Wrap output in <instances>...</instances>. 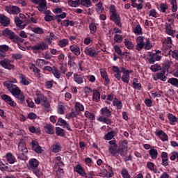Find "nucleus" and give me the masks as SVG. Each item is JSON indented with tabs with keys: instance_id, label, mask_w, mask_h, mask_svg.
Here are the masks:
<instances>
[{
	"instance_id": "nucleus-34",
	"label": "nucleus",
	"mask_w": 178,
	"mask_h": 178,
	"mask_svg": "<svg viewBox=\"0 0 178 178\" xmlns=\"http://www.w3.org/2000/svg\"><path fill=\"white\" fill-rule=\"evenodd\" d=\"M113 105L117 107V109H122L123 108V104L119 99L114 98L113 100Z\"/></svg>"
},
{
	"instance_id": "nucleus-50",
	"label": "nucleus",
	"mask_w": 178,
	"mask_h": 178,
	"mask_svg": "<svg viewBox=\"0 0 178 178\" xmlns=\"http://www.w3.org/2000/svg\"><path fill=\"white\" fill-rule=\"evenodd\" d=\"M133 31L136 35H140L143 31L141 30V26L140 25H136L134 27Z\"/></svg>"
},
{
	"instance_id": "nucleus-46",
	"label": "nucleus",
	"mask_w": 178,
	"mask_h": 178,
	"mask_svg": "<svg viewBox=\"0 0 178 178\" xmlns=\"http://www.w3.org/2000/svg\"><path fill=\"white\" fill-rule=\"evenodd\" d=\"M149 17H154L156 19V17H159V14L156 12V10L152 9L149 11Z\"/></svg>"
},
{
	"instance_id": "nucleus-29",
	"label": "nucleus",
	"mask_w": 178,
	"mask_h": 178,
	"mask_svg": "<svg viewBox=\"0 0 178 178\" xmlns=\"http://www.w3.org/2000/svg\"><path fill=\"white\" fill-rule=\"evenodd\" d=\"M74 81H75L76 84H83V83H84V77L81 75H79V74H74Z\"/></svg>"
},
{
	"instance_id": "nucleus-1",
	"label": "nucleus",
	"mask_w": 178,
	"mask_h": 178,
	"mask_svg": "<svg viewBox=\"0 0 178 178\" xmlns=\"http://www.w3.org/2000/svg\"><path fill=\"white\" fill-rule=\"evenodd\" d=\"M13 83H17L16 79H13L12 81H8L4 82V86L8 88V90L11 92V94L18 99L19 102L23 104L24 102V94L22 93L20 88L16 86L13 85Z\"/></svg>"
},
{
	"instance_id": "nucleus-59",
	"label": "nucleus",
	"mask_w": 178,
	"mask_h": 178,
	"mask_svg": "<svg viewBox=\"0 0 178 178\" xmlns=\"http://www.w3.org/2000/svg\"><path fill=\"white\" fill-rule=\"evenodd\" d=\"M52 152H59L60 150V145L58 143H56L55 145H52Z\"/></svg>"
},
{
	"instance_id": "nucleus-42",
	"label": "nucleus",
	"mask_w": 178,
	"mask_h": 178,
	"mask_svg": "<svg viewBox=\"0 0 178 178\" xmlns=\"http://www.w3.org/2000/svg\"><path fill=\"white\" fill-rule=\"evenodd\" d=\"M124 44L128 49H133V48H134V44L133 42H130L129 39H124Z\"/></svg>"
},
{
	"instance_id": "nucleus-35",
	"label": "nucleus",
	"mask_w": 178,
	"mask_h": 178,
	"mask_svg": "<svg viewBox=\"0 0 178 178\" xmlns=\"http://www.w3.org/2000/svg\"><path fill=\"white\" fill-rule=\"evenodd\" d=\"M165 31L169 35H173L175 31L172 30V25L170 24H165Z\"/></svg>"
},
{
	"instance_id": "nucleus-5",
	"label": "nucleus",
	"mask_w": 178,
	"mask_h": 178,
	"mask_svg": "<svg viewBox=\"0 0 178 178\" xmlns=\"http://www.w3.org/2000/svg\"><path fill=\"white\" fill-rule=\"evenodd\" d=\"M3 35L4 37H7L8 38H10L13 42H15L17 44V42H23L24 41L23 39H22L20 37L17 35L15 32L12 31L10 29H6L2 31Z\"/></svg>"
},
{
	"instance_id": "nucleus-55",
	"label": "nucleus",
	"mask_w": 178,
	"mask_h": 178,
	"mask_svg": "<svg viewBox=\"0 0 178 178\" xmlns=\"http://www.w3.org/2000/svg\"><path fill=\"white\" fill-rule=\"evenodd\" d=\"M81 5L85 8H90L91 6V0H81Z\"/></svg>"
},
{
	"instance_id": "nucleus-18",
	"label": "nucleus",
	"mask_w": 178,
	"mask_h": 178,
	"mask_svg": "<svg viewBox=\"0 0 178 178\" xmlns=\"http://www.w3.org/2000/svg\"><path fill=\"white\" fill-rule=\"evenodd\" d=\"M84 53L86 54V55H88L91 58H94V56H97V55H98V52H97V50H95V49L92 47H86L84 50Z\"/></svg>"
},
{
	"instance_id": "nucleus-31",
	"label": "nucleus",
	"mask_w": 178,
	"mask_h": 178,
	"mask_svg": "<svg viewBox=\"0 0 178 178\" xmlns=\"http://www.w3.org/2000/svg\"><path fill=\"white\" fill-rule=\"evenodd\" d=\"M116 134H118V131H111L105 135L104 138L105 140H112V138H113L115 136H116Z\"/></svg>"
},
{
	"instance_id": "nucleus-62",
	"label": "nucleus",
	"mask_w": 178,
	"mask_h": 178,
	"mask_svg": "<svg viewBox=\"0 0 178 178\" xmlns=\"http://www.w3.org/2000/svg\"><path fill=\"white\" fill-rule=\"evenodd\" d=\"M89 29L90 30V33L94 34L97 31V25L95 23H91L89 26Z\"/></svg>"
},
{
	"instance_id": "nucleus-19",
	"label": "nucleus",
	"mask_w": 178,
	"mask_h": 178,
	"mask_svg": "<svg viewBox=\"0 0 178 178\" xmlns=\"http://www.w3.org/2000/svg\"><path fill=\"white\" fill-rule=\"evenodd\" d=\"M0 23L4 27H8L10 24V19L4 15H0Z\"/></svg>"
},
{
	"instance_id": "nucleus-8",
	"label": "nucleus",
	"mask_w": 178,
	"mask_h": 178,
	"mask_svg": "<svg viewBox=\"0 0 178 178\" xmlns=\"http://www.w3.org/2000/svg\"><path fill=\"white\" fill-rule=\"evenodd\" d=\"M118 154L121 156H126L127 155V140H124L120 142V148L118 149Z\"/></svg>"
},
{
	"instance_id": "nucleus-12",
	"label": "nucleus",
	"mask_w": 178,
	"mask_h": 178,
	"mask_svg": "<svg viewBox=\"0 0 178 178\" xmlns=\"http://www.w3.org/2000/svg\"><path fill=\"white\" fill-rule=\"evenodd\" d=\"M74 172H76V173H78V175L82 177H88V176H87V173H86V170H84L83 166L80 164H77L74 167Z\"/></svg>"
},
{
	"instance_id": "nucleus-21",
	"label": "nucleus",
	"mask_w": 178,
	"mask_h": 178,
	"mask_svg": "<svg viewBox=\"0 0 178 178\" xmlns=\"http://www.w3.org/2000/svg\"><path fill=\"white\" fill-rule=\"evenodd\" d=\"M111 20H113V22H115V24L118 26V27H120L122 26V23H120V16L118 15V13L111 14L110 16Z\"/></svg>"
},
{
	"instance_id": "nucleus-13",
	"label": "nucleus",
	"mask_w": 178,
	"mask_h": 178,
	"mask_svg": "<svg viewBox=\"0 0 178 178\" xmlns=\"http://www.w3.org/2000/svg\"><path fill=\"white\" fill-rule=\"evenodd\" d=\"M170 48H172V38L168 37L163 43V51L169 53V51H171Z\"/></svg>"
},
{
	"instance_id": "nucleus-51",
	"label": "nucleus",
	"mask_w": 178,
	"mask_h": 178,
	"mask_svg": "<svg viewBox=\"0 0 178 178\" xmlns=\"http://www.w3.org/2000/svg\"><path fill=\"white\" fill-rule=\"evenodd\" d=\"M168 55H170V56H172V58H174L175 59H177V60H178V51L177 50H170L168 52Z\"/></svg>"
},
{
	"instance_id": "nucleus-26",
	"label": "nucleus",
	"mask_w": 178,
	"mask_h": 178,
	"mask_svg": "<svg viewBox=\"0 0 178 178\" xmlns=\"http://www.w3.org/2000/svg\"><path fill=\"white\" fill-rule=\"evenodd\" d=\"M44 129L45 133L47 134H55V129L54 125L51 124H47L44 127Z\"/></svg>"
},
{
	"instance_id": "nucleus-63",
	"label": "nucleus",
	"mask_w": 178,
	"mask_h": 178,
	"mask_svg": "<svg viewBox=\"0 0 178 178\" xmlns=\"http://www.w3.org/2000/svg\"><path fill=\"white\" fill-rule=\"evenodd\" d=\"M177 159L178 161V152H173L172 154H171V156L170 157V159L171 161H175V159Z\"/></svg>"
},
{
	"instance_id": "nucleus-3",
	"label": "nucleus",
	"mask_w": 178,
	"mask_h": 178,
	"mask_svg": "<svg viewBox=\"0 0 178 178\" xmlns=\"http://www.w3.org/2000/svg\"><path fill=\"white\" fill-rule=\"evenodd\" d=\"M100 113L102 115L97 117V120L105 123L106 124H112V120L108 118L112 116V111L108 107H104L100 110Z\"/></svg>"
},
{
	"instance_id": "nucleus-2",
	"label": "nucleus",
	"mask_w": 178,
	"mask_h": 178,
	"mask_svg": "<svg viewBox=\"0 0 178 178\" xmlns=\"http://www.w3.org/2000/svg\"><path fill=\"white\" fill-rule=\"evenodd\" d=\"M112 70L114 73V77L118 80V81H123V83H128L130 81V73H132V70H127L126 68L120 67V68L116 66H113Z\"/></svg>"
},
{
	"instance_id": "nucleus-54",
	"label": "nucleus",
	"mask_w": 178,
	"mask_h": 178,
	"mask_svg": "<svg viewBox=\"0 0 178 178\" xmlns=\"http://www.w3.org/2000/svg\"><path fill=\"white\" fill-rule=\"evenodd\" d=\"M79 115L76 111H72L65 115L66 119H73V118H76Z\"/></svg>"
},
{
	"instance_id": "nucleus-57",
	"label": "nucleus",
	"mask_w": 178,
	"mask_h": 178,
	"mask_svg": "<svg viewBox=\"0 0 178 178\" xmlns=\"http://www.w3.org/2000/svg\"><path fill=\"white\" fill-rule=\"evenodd\" d=\"M52 73L54 77H56V79H60V72H59V70H58V68L54 67Z\"/></svg>"
},
{
	"instance_id": "nucleus-32",
	"label": "nucleus",
	"mask_w": 178,
	"mask_h": 178,
	"mask_svg": "<svg viewBox=\"0 0 178 178\" xmlns=\"http://www.w3.org/2000/svg\"><path fill=\"white\" fill-rule=\"evenodd\" d=\"M74 104V108L76 113L83 112V111H84V106L82 104L78 102H75Z\"/></svg>"
},
{
	"instance_id": "nucleus-25",
	"label": "nucleus",
	"mask_w": 178,
	"mask_h": 178,
	"mask_svg": "<svg viewBox=\"0 0 178 178\" xmlns=\"http://www.w3.org/2000/svg\"><path fill=\"white\" fill-rule=\"evenodd\" d=\"M70 49L72 54H74L76 56H79L81 54V51H80V47L77 46L76 44H72L70 46Z\"/></svg>"
},
{
	"instance_id": "nucleus-10",
	"label": "nucleus",
	"mask_w": 178,
	"mask_h": 178,
	"mask_svg": "<svg viewBox=\"0 0 178 178\" xmlns=\"http://www.w3.org/2000/svg\"><path fill=\"white\" fill-rule=\"evenodd\" d=\"M6 10L10 15H19L22 12V9L16 6H6Z\"/></svg>"
},
{
	"instance_id": "nucleus-52",
	"label": "nucleus",
	"mask_w": 178,
	"mask_h": 178,
	"mask_svg": "<svg viewBox=\"0 0 178 178\" xmlns=\"http://www.w3.org/2000/svg\"><path fill=\"white\" fill-rule=\"evenodd\" d=\"M68 65L69 66H71L72 67H73V66H76V63L74 62V56H68Z\"/></svg>"
},
{
	"instance_id": "nucleus-58",
	"label": "nucleus",
	"mask_w": 178,
	"mask_h": 178,
	"mask_svg": "<svg viewBox=\"0 0 178 178\" xmlns=\"http://www.w3.org/2000/svg\"><path fill=\"white\" fill-rule=\"evenodd\" d=\"M100 98H101V93H99L98 90H94L93 99H95V101H99Z\"/></svg>"
},
{
	"instance_id": "nucleus-37",
	"label": "nucleus",
	"mask_w": 178,
	"mask_h": 178,
	"mask_svg": "<svg viewBox=\"0 0 178 178\" xmlns=\"http://www.w3.org/2000/svg\"><path fill=\"white\" fill-rule=\"evenodd\" d=\"M143 48L144 49H145V51H149V49L152 48V44L151 43L149 39H145V42Z\"/></svg>"
},
{
	"instance_id": "nucleus-39",
	"label": "nucleus",
	"mask_w": 178,
	"mask_h": 178,
	"mask_svg": "<svg viewBox=\"0 0 178 178\" xmlns=\"http://www.w3.org/2000/svg\"><path fill=\"white\" fill-rule=\"evenodd\" d=\"M100 74L103 79H104L106 83L108 84L109 83V77H108V74L104 70H100Z\"/></svg>"
},
{
	"instance_id": "nucleus-16",
	"label": "nucleus",
	"mask_w": 178,
	"mask_h": 178,
	"mask_svg": "<svg viewBox=\"0 0 178 178\" xmlns=\"http://www.w3.org/2000/svg\"><path fill=\"white\" fill-rule=\"evenodd\" d=\"M56 126L63 127V129H67V130L69 131H72V128H70L69 123H67L66 120H63L62 118H58Z\"/></svg>"
},
{
	"instance_id": "nucleus-61",
	"label": "nucleus",
	"mask_w": 178,
	"mask_h": 178,
	"mask_svg": "<svg viewBox=\"0 0 178 178\" xmlns=\"http://www.w3.org/2000/svg\"><path fill=\"white\" fill-rule=\"evenodd\" d=\"M85 116L87 119H90V120H94V119H95V115L88 111L85 112Z\"/></svg>"
},
{
	"instance_id": "nucleus-22",
	"label": "nucleus",
	"mask_w": 178,
	"mask_h": 178,
	"mask_svg": "<svg viewBox=\"0 0 178 178\" xmlns=\"http://www.w3.org/2000/svg\"><path fill=\"white\" fill-rule=\"evenodd\" d=\"M38 5V10L39 12H45L47 10V0H40Z\"/></svg>"
},
{
	"instance_id": "nucleus-23",
	"label": "nucleus",
	"mask_w": 178,
	"mask_h": 178,
	"mask_svg": "<svg viewBox=\"0 0 178 178\" xmlns=\"http://www.w3.org/2000/svg\"><path fill=\"white\" fill-rule=\"evenodd\" d=\"M31 144L33 151H35L38 154H42V148L40 146V145H38V142L35 140H32Z\"/></svg>"
},
{
	"instance_id": "nucleus-11",
	"label": "nucleus",
	"mask_w": 178,
	"mask_h": 178,
	"mask_svg": "<svg viewBox=\"0 0 178 178\" xmlns=\"http://www.w3.org/2000/svg\"><path fill=\"white\" fill-rule=\"evenodd\" d=\"M136 45L135 46V49L136 51H141L144 46L145 45V42H144V36H138L136 38Z\"/></svg>"
},
{
	"instance_id": "nucleus-40",
	"label": "nucleus",
	"mask_w": 178,
	"mask_h": 178,
	"mask_svg": "<svg viewBox=\"0 0 178 178\" xmlns=\"http://www.w3.org/2000/svg\"><path fill=\"white\" fill-rule=\"evenodd\" d=\"M149 154L152 159H156V158H158V151L156 149H150Z\"/></svg>"
},
{
	"instance_id": "nucleus-9",
	"label": "nucleus",
	"mask_w": 178,
	"mask_h": 178,
	"mask_svg": "<svg viewBox=\"0 0 178 178\" xmlns=\"http://www.w3.org/2000/svg\"><path fill=\"white\" fill-rule=\"evenodd\" d=\"M0 65L3 69H7L8 70H13L15 69V65L12 64V60L7 58L1 60Z\"/></svg>"
},
{
	"instance_id": "nucleus-43",
	"label": "nucleus",
	"mask_w": 178,
	"mask_h": 178,
	"mask_svg": "<svg viewBox=\"0 0 178 178\" xmlns=\"http://www.w3.org/2000/svg\"><path fill=\"white\" fill-rule=\"evenodd\" d=\"M56 136H60V137H65V129L60 127H56Z\"/></svg>"
},
{
	"instance_id": "nucleus-27",
	"label": "nucleus",
	"mask_w": 178,
	"mask_h": 178,
	"mask_svg": "<svg viewBox=\"0 0 178 178\" xmlns=\"http://www.w3.org/2000/svg\"><path fill=\"white\" fill-rule=\"evenodd\" d=\"M108 152L109 154L113 155V156H118V155H119V149L118 148V145L110 146L108 147Z\"/></svg>"
},
{
	"instance_id": "nucleus-6",
	"label": "nucleus",
	"mask_w": 178,
	"mask_h": 178,
	"mask_svg": "<svg viewBox=\"0 0 178 178\" xmlns=\"http://www.w3.org/2000/svg\"><path fill=\"white\" fill-rule=\"evenodd\" d=\"M40 165V161L37 160L36 159H31L29 161L27 167L29 170H33V173L38 176V175H41V172H40L37 168H38V165Z\"/></svg>"
},
{
	"instance_id": "nucleus-7",
	"label": "nucleus",
	"mask_w": 178,
	"mask_h": 178,
	"mask_svg": "<svg viewBox=\"0 0 178 178\" xmlns=\"http://www.w3.org/2000/svg\"><path fill=\"white\" fill-rule=\"evenodd\" d=\"M48 44L44 42H40L35 45L31 47V49L34 54H37L38 51H45L46 49H48Z\"/></svg>"
},
{
	"instance_id": "nucleus-49",
	"label": "nucleus",
	"mask_w": 178,
	"mask_h": 178,
	"mask_svg": "<svg viewBox=\"0 0 178 178\" xmlns=\"http://www.w3.org/2000/svg\"><path fill=\"white\" fill-rule=\"evenodd\" d=\"M58 45L61 48H65L67 45H69V40L67 39H63L58 41Z\"/></svg>"
},
{
	"instance_id": "nucleus-64",
	"label": "nucleus",
	"mask_w": 178,
	"mask_h": 178,
	"mask_svg": "<svg viewBox=\"0 0 178 178\" xmlns=\"http://www.w3.org/2000/svg\"><path fill=\"white\" fill-rule=\"evenodd\" d=\"M122 177L124 178H130V175L129 174V171H127V170L126 169H123L122 170Z\"/></svg>"
},
{
	"instance_id": "nucleus-15",
	"label": "nucleus",
	"mask_w": 178,
	"mask_h": 178,
	"mask_svg": "<svg viewBox=\"0 0 178 178\" xmlns=\"http://www.w3.org/2000/svg\"><path fill=\"white\" fill-rule=\"evenodd\" d=\"M1 99L4 102H6L8 104V105H10L13 108H16L17 104L12 99V97L8 96V95H1Z\"/></svg>"
},
{
	"instance_id": "nucleus-24",
	"label": "nucleus",
	"mask_w": 178,
	"mask_h": 178,
	"mask_svg": "<svg viewBox=\"0 0 178 178\" xmlns=\"http://www.w3.org/2000/svg\"><path fill=\"white\" fill-rule=\"evenodd\" d=\"M19 78L21 84H23V86H29V84H30V79H29L26 75L19 74Z\"/></svg>"
},
{
	"instance_id": "nucleus-4",
	"label": "nucleus",
	"mask_w": 178,
	"mask_h": 178,
	"mask_svg": "<svg viewBox=\"0 0 178 178\" xmlns=\"http://www.w3.org/2000/svg\"><path fill=\"white\" fill-rule=\"evenodd\" d=\"M27 152H29V150L26 147V143L23 140H20L18 144V152L17 153L18 159H20L21 161H27V159H29L27 158Z\"/></svg>"
},
{
	"instance_id": "nucleus-38",
	"label": "nucleus",
	"mask_w": 178,
	"mask_h": 178,
	"mask_svg": "<svg viewBox=\"0 0 178 178\" xmlns=\"http://www.w3.org/2000/svg\"><path fill=\"white\" fill-rule=\"evenodd\" d=\"M31 31L35 34H44V29L40 26L31 28Z\"/></svg>"
},
{
	"instance_id": "nucleus-53",
	"label": "nucleus",
	"mask_w": 178,
	"mask_h": 178,
	"mask_svg": "<svg viewBox=\"0 0 178 178\" xmlns=\"http://www.w3.org/2000/svg\"><path fill=\"white\" fill-rule=\"evenodd\" d=\"M134 88L136 90H140L141 88V83H138V79H133V83H132Z\"/></svg>"
},
{
	"instance_id": "nucleus-30",
	"label": "nucleus",
	"mask_w": 178,
	"mask_h": 178,
	"mask_svg": "<svg viewBox=\"0 0 178 178\" xmlns=\"http://www.w3.org/2000/svg\"><path fill=\"white\" fill-rule=\"evenodd\" d=\"M14 22H15L16 26L17 27H19V29H23L26 27V24L22 25V24H23V20L20 19V18H19V17H15L14 18Z\"/></svg>"
},
{
	"instance_id": "nucleus-44",
	"label": "nucleus",
	"mask_w": 178,
	"mask_h": 178,
	"mask_svg": "<svg viewBox=\"0 0 178 178\" xmlns=\"http://www.w3.org/2000/svg\"><path fill=\"white\" fill-rule=\"evenodd\" d=\"M168 83L171 84V86H174V87H177L178 88V79L176 78H170L168 81Z\"/></svg>"
},
{
	"instance_id": "nucleus-36",
	"label": "nucleus",
	"mask_w": 178,
	"mask_h": 178,
	"mask_svg": "<svg viewBox=\"0 0 178 178\" xmlns=\"http://www.w3.org/2000/svg\"><path fill=\"white\" fill-rule=\"evenodd\" d=\"M168 118L170 122V124H175L177 122V118H176L173 114L169 113Z\"/></svg>"
},
{
	"instance_id": "nucleus-56",
	"label": "nucleus",
	"mask_w": 178,
	"mask_h": 178,
	"mask_svg": "<svg viewBox=\"0 0 178 178\" xmlns=\"http://www.w3.org/2000/svg\"><path fill=\"white\" fill-rule=\"evenodd\" d=\"M161 69H162V67L159 64H154L150 67V70H152V72H158V71L161 70Z\"/></svg>"
},
{
	"instance_id": "nucleus-48",
	"label": "nucleus",
	"mask_w": 178,
	"mask_h": 178,
	"mask_svg": "<svg viewBox=\"0 0 178 178\" xmlns=\"http://www.w3.org/2000/svg\"><path fill=\"white\" fill-rule=\"evenodd\" d=\"M36 65L37 66H40V67H42L44 65H48V62L44 59H37L36 60Z\"/></svg>"
},
{
	"instance_id": "nucleus-14",
	"label": "nucleus",
	"mask_w": 178,
	"mask_h": 178,
	"mask_svg": "<svg viewBox=\"0 0 178 178\" xmlns=\"http://www.w3.org/2000/svg\"><path fill=\"white\" fill-rule=\"evenodd\" d=\"M165 74H166V72L163 70L153 75V79L154 80V81H156V80H161V81H166L168 78L166 77V76H165Z\"/></svg>"
},
{
	"instance_id": "nucleus-33",
	"label": "nucleus",
	"mask_w": 178,
	"mask_h": 178,
	"mask_svg": "<svg viewBox=\"0 0 178 178\" xmlns=\"http://www.w3.org/2000/svg\"><path fill=\"white\" fill-rule=\"evenodd\" d=\"M157 136H159V138H161L162 141H168V135L163 132V131H159L157 132Z\"/></svg>"
},
{
	"instance_id": "nucleus-41",
	"label": "nucleus",
	"mask_w": 178,
	"mask_h": 178,
	"mask_svg": "<svg viewBox=\"0 0 178 178\" xmlns=\"http://www.w3.org/2000/svg\"><path fill=\"white\" fill-rule=\"evenodd\" d=\"M68 5L69 6H72V8H77L80 5V0H69L68 1Z\"/></svg>"
},
{
	"instance_id": "nucleus-45",
	"label": "nucleus",
	"mask_w": 178,
	"mask_h": 178,
	"mask_svg": "<svg viewBox=\"0 0 178 178\" xmlns=\"http://www.w3.org/2000/svg\"><path fill=\"white\" fill-rule=\"evenodd\" d=\"M172 12H177V1L176 0H170Z\"/></svg>"
},
{
	"instance_id": "nucleus-60",
	"label": "nucleus",
	"mask_w": 178,
	"mask_h": 178,
	"mask_svg": "<svg viewBox=\"0 0 178 178\" xmlns=\"http://www.w3.org/2000/svg\"><path fill=\"white\" fill-rule=\"evenodd\" d=\"M42 106H44V108H49L50 104L49 102L48 101V99L47 97H44L43 101L41 102Z\"/></svg>"
},
{
	"instance_id": "nucleus-20",
	"label": "nucleus",
	"mask_w": 178,
	"mask_h": 178,
	"mask_svg": "<svg viewBox=\"0 0 178 178\" xmlns=\"http://www.w3.org/2000/svg\"><path fill=\"white\" fill-rule=\"evenodd\" d=\"M65 164L63 163V162L56 163L54 164V168H58L56 174L58 177H60L65 173V172L63 171V169L60 168V166H63Z\"/></svg>"
},
{
	"instance_id": "nucleus-17",
	"label": "nucleus",
	"mask_w": 178,
	"mask_h": 178,
	"mask_svg": "<svg viewBox=\"0 0 178 178\" xmlns=\"http://www.w3.org/2000/svg\"><path fill=\"white\" fill-rule=\"evenodd\" d=\"M45 98V96L41 93L40 91H36L35 96L34 97V101L37 105L41 104L43 99Z\"/></svg>"
},
{
	"instance_id": "nucleus-47",
	"label": "nucleus",
	"mask_w": 178,
	"mask_h": 178,
	"mask_svg": "<svg viewBox=\"0 0 178 178\" xmlns=\"http://www.w3.org/2000/svg\"><path fill=\"white\" fill-rule=\"evenodd\" d=\"M123 38H124V36H123V35L115 34L114 35V41L115 42H118V44H120V42L123 41Z\"/></svg>"
},
{
	"instance_id": "nucleus-28",
	"label": "nucleus",
	"mask_w": 178,
	"mask_h": 178,
	"mask_svg": "<svg viewBox=\"0 0 178 178\" xmlns=\"http://www.w3.org/2000/svg\"><path fill=\"white\" fill-rule=\"evenodd\" d=\"M6 159L7 162H8V163H10V165H13V163H15L16 162V158H15V156H13L12 153H7L6 154Z\"/></svg>"
}]
</instances>
